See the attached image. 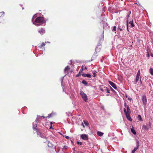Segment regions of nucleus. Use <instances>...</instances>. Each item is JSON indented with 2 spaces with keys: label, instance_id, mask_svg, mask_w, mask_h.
<instances>
[{
  "label": "nucleus",
  "instance_id": "nucleus-1",
  "mask_svg": "<svg viewBox=\"0 0 153 153\" xmlns=\"http://www.w3.org/2000/svg\"><path fill=\"white\" fill-rule=\"evenodd\" d=\"M45 21L44 20L43 17H38L35 20L34 22H33V24L37 26L40 25L45 24Z\"/></svg>",
  "mask_w": 153,
  "mask_h": 153
},
{
  "label": "nucleus",
  "instance_id": "nucleus-2",
  "mask_svg": "<svg viewBox=\"0 0 153 153\" xmlns=\"http://www.w3.org/2000/svg\"><path fill=\"white\" fill-rule=\"evenodd\" d=\"M142 100L143 105L146 106L147 103V99L146 95H143L142 96Z\"/></svg>",
  "mask_w": 153,
  "mask_h": 153
},
{
  "label": "nucleus",
  "instance_id": "nucleus-3",
  "mask_svg": "<svg viewBox=\"0 0 153 153\" xmlns=\"http://www.w3.org/2000/svg\"><path fill=\"white\" fill-rule=\"evenodd\" d=\"M80 94L83 100H85V101L86 102L88 100L87 97L86 95L82 91H80Z\"/></svg>",
  "mask_w": 153,
  "mask_h": 153
},
{
  "label": "nucleus",
  "instance_id": "nucleus-4",
  "mask_svg": "<svg viewBox=\"0 0 153 153\" xmlns=\"http://www.w3.org/2000/svg\"><path fill=\"white\" fill-rule=\"evenodd\" d=\"M43 117V118H45V117L44 116L41 117L40 116H37V118L35 122L33 123V129H36V128L37 127V118H39V117Z\"/></svg>",
  "mask_w": 153,
  "mask_h": 153
},
{
  "label": "nucleus",
  "instance_id": "nucleus-5",
  "mask_svg": "<svg viewBox=\"0 0 153 153\" xmlns=\"http://www.w3.org/2000/svg\"><path fill=\"white\" fill-rule=\"evenodd\" d=\"M140 70H139L137 72V74L136 77L135 82L134 83L135 84H136L137 82L139 81L140 78Z\"/></svg>",
  "mask_w": 153,
  "mask_h": 153
},
{
  "label": "nucleus",
  "instance_id": "nucleus-6",
  "mask_svg": "<svg viewBox=\"0 0 153 153\" xmlns=\"http://www.w3.org/2000/svg\"><path fill=\"white\" fill-rule=\"evenodd\" d=\"M81 137L83 140H87L88 139V135L86 134H82L80 135Z\"/></svg>",
  "mask_w": 153,
  "mask_h": 153
},
{
  "label": "nucleus",
  "instance_id": "nucleus-7",
  "mask_svg": "<svg viewBox=\"0 0 153 153\" xmlns=\"http://www.w3.org/2000/svg\"><path fill=\"white\" fill-rule=\"evenodd\" d=\"M127 111L126 108L124 109V111L125 114H130L131 111L130 110L128 106H126Z\"/></svg>",
  "mask_w": 153,
  "mask_h": 153
},
{
  "label": "nucleus",
  "instance_id": "nucleus-8",
  "mask_svg": "<svg viewBox=\"0 0 153 153\" xmlns=\"http://www.w3.org/2000/svg\"><path fill=\"white\" fill-rule=\"evenodd\" d=\"M109 84L115 89H117V87L115 84L113 82L109 81Z\"/></svg>",
  "mask_w": 153,
  "mask_h": 153
},
{
  "label": "nucleus",
  "instance_id": "nucleus-9",
  "mask_svg": "<svg viewBox=\"0 0 153 153\" xmlns=\"http://www.w3.org/2000/svg\"><path fill=\"white\" fill-rule=\"evenodd\" d=\"M70 69V68L69 66H67L64 69V72L66 74H67L68 73V71Z\"/></svg>",
  "mask_w": 153,
  "mask_h": 153
},
{
  "label": "nucleus",
  "instance_id": "nucleus-10",
  "mask_svg": "<svg viewBox=\"0 0 153 153\" xmlns=\"http://www.w3.org/2000/svg\"><path fill=\"white\" fill-rule=\"evenodd\" d=\"M125 114L126 115V117L128 120L130 121H131V119L130 115V114Z\"/></svg>",
  "mask_w": 153,
  "mask_h": 153
},
{
  "label": "nucleus",
  "instance_id": "nucleus-11",
  "mask_svg": "<svg viewBox=\"0 0 153 153\" xmlns=\"http://www.w3.org/2000/svg\"><path fill=\"white\" fill-rule=\"evenodd\" d=\"M82 76L83 77H88L90 78L91 77V75L90 74H83Z\"/></svg>",
  "mask_w": 153,
  "mask_h": 153
},
{
  "label": "nucleus",
  "instance_id": "nucleus-12",
  "mask_svg": "<svg viewBox=\"0 0 153 153\" xmlns=\"http://www.w3.org/2000/svg\"><path fill=\"white\" fill-rule=\"evenodd\" d=\"M39 33L41 34H42L45 33V30L44 29L42 28L39 31Z\"/></svg>",
  "mask_w": 153,
  "mask_h": 153
},
{
  "label": "nucleus",
  "instance_id": "nucleus-13",
  "mask_svg": "<svg viewBox=\"0 0 153 153\" xmlns=\"http://www.w3.org/2000/svg\"><path fill=\"white\" fill-rule=\"evenodd\" d=\"M82 125L84 128L85 127V126L84 125H85V126H87L88 125V123L87 122L83 121V123H82Z\"/></svg>",
  "mask_w": 153,
  "mask_h": 153
},
{
  "label": "nucleus",
  "instance_id": "nucleus-14",
  "mask_svg": "<svg viewBox=\"0 0 153 153\" xmlns=\"http://www.w3.org/2000/svg\"><path fill=\"white\" fill-rule=\"evenodd\" d=\"M138 148V145L137 146V147H135L133 150L132 151L131 153H134L135 151H136Z\"/></svg>",
  "mask_w": 153,
  "mask_h": 153
},
{
  "label": "nucleus",
  "instance_id": "nucleus-15",
  "mask_svg": "<svg viewBox=\"0 0 153 153\" xmlns=\"http://www.w3.org/2000/svg\"><path fill=\"white\" fill-rule=\"evenodd\" d=\"M97 134L98 135L100 136H102L103 134V133L100 131L97 132Z\"/></svg>",
  "mask_w": 153,
  "mask_h": 153
},
{
  "label": "nucleus",
  "instance_id": "nucleus-16",
  "mask_svg": "<svg viewBox=\"0 0 153 153\" xmlns=\"http://www.w3.org/2000/svg\"><path fill=\"white\" fill-rule=\"evenodd\" d=\"M104 90H105V91H106L108 93H110V91L106 87H104Z\"/></svg>",
  "mask_w": 153,
  "mask_h": 153
},
{
  "label": "nucleus",
  "instance_id": "nucleus-17",
  "mask_svg": "<svg viewBox=\"0 0 153 153\" xmlns=\"http://www.w3.org/2000/svg\"><path fill=\"white\" fill-rule=\"evenodd\" d=\"M149 71L150 74L152 75H153V69L152 68H150L149 69Z\"/></svg>",
  "mask_w": 153,
  "mask_h": 153
},
{
  "label": "nucleus",
  "instance_id": "nucleus-18",
  "mask_svg": "<svg viewBox=\"0 0 153 153\" xmlns=\"http://www.w3.org/2000/svg\"><path fill=\"white\" fill-rule=\"evenodd\" d=\"M131 131L135 135L136 134V131L133 128L131 129Z\"/></svg>",
  "mask_w": 153,
  "mask_h": 153
},
{
  "label": "nucleus",
  "instance_id": "nucleus-19",
  "mask_svg": "<svg viewBox=\"0 0 153 153\" xmlns=\"http://www.w3.org/2000/svg\"><path fill=\"white\" fill-rule=\"evenodd\" d=\"M82 83L85 85H87V82L85 80H83L82 82Z\"/></svg>",
  "mask_w": 153,
  "mask_h": 153
},
{
  "label": "nucleus",
  "instance_id": "nucleus-20",
  "mask_svg": "<svg viewBox=\"0 0 153 153\" xmlns=\"http://www.w3.org/2000/svg\"><path fill=\"white\" fill-rule=\"evenodd\" d=\"M129 23L131 25V27H133L134 26V25L132 22H131V21L129 22Z\"/></svg>",
  "mask_w": 153,
  "mask_h": 153
},
{
  "label": "nucleus",
  "instance_id": "nucleus-21",
  "mask_svg": "<svg viewBox=\"0 0 153 153\" xmlns=\"http://www.w3.org/2000/svg\"><path fill=\"white\" fill-rule=\"evenodd\" d=\"M138 118L139 119V120L140 121H142V119L141 117V116L140 115H139L138 116Z\"/></svg>",
  "mask_w": 153,
  "mask_h": 153
},
{
  "label": "nucleus",
  "instance_id": "nucleus-22",
  "mask_svg": "<svg viewBox=\"0 0 153 153\" xmlns=\"http://www.w3.org/2000/svg\"><path fill=\"white\" fill-rule=\"evenodd\" d=\"M45 45V44L43 42V43H42V45L41 46H39V47L40 48H41L42 46H44Z\"/></svg>",
  "mask_w": 153,
  "mask_h": 153
},
{
  "label": "nucleus",
  "instance_id": "nucleus-23",
  "mask_svg": "<svg viewBox=\"0 0 153 153\" xmlns=\"http://www.w3.org/2000/svg\"><path fill=\"white\" fill-rule=\"evenodd\" d=\"M116 30V27L114 26L113 27V28L112 29V31H113L115 32Z\"/></svg>",
  "mask_w": 153,
  "mask_h": 153
},
{
  "label": "nucleus",
  "instance_id": "nucleus-24",
  "mask_svg": "<svg viewBox=\"0 0 153 153\" xmlns=\"http://www.w3.org/2000/svg\"><path fill=\"white\" fill-rule=\"evenodd\" d=\"M100 90L102 91V92H104L105 91V90H104V87L103 88H100Z\"/></svg>",
  "mask_w": 153,
  "mask_h": 153
},
{
  "label": "nucleus",
  "instance_id": "nucleus-25",
  "mask_svg": "<svg viewBox=\"0 0 153 153\" xmlns=\"http://www.w3.org/2000/svg\"><path fill=\"white\" fill-rule=\"evenodd\" d=\"M67 148H68L67 146H64V148L65 149H67Z\"/></svg>",
  "mask_w": 153,
  "mask_h": 153
},
{
  "label": "nucleus",
  "instance_id": "nucleus-26",
  "mask_svg": "<svg viewBox=\"0 0 153 153\" xmlns=\"http://www.w3.org/2000/svg\"><path fill=\"white\" fill-rule=\"evenodd\" d=\"M77 144H78L82 145V143L81 142H77Z\"/></svg>",
  "mask_w": 153,
  "mask_h": 153
},
{
  "label": "nucleus",
  "instance_id": "nucleus-27",
  "mask_svg": "<svg viewBox=\"0 0 153 153\" xmlns=\"http://www.w3.org/2000/svg\"><path fill=\"white\" fill-rule=\"evenodd\" d=\"M34 17H35V16H34L33 17V18L32 19V22H33V21L34 20Z\"/></svg>",
  "mask_w": 153,
  "mask_h": 153
},
{
  "label": "nucleus",
  "instance_id": "nucleus-28",
  "mask_svg": "<svg viewBox=\"0 0 153 153\" xmlns=\"http://www.w3.org/2000/svg\"><path fill=\"white\" fill-rule=\"evenodd\" d=\"M137 145H138V146H139V141H137Z\"/></svg>",
  "mask_w": 153,
  "mask_h": 153
},
{
  "label": "nucleus",
  "instance_id": "nucleus-29",
  "mask_svg": "<svg viewBox=\"0 0 153 153\" xmlns=\"http://www.w3.org/2000/svg\"><path fill=\"white\" fill-rule=\"evenodd\" d=\"M124 106H125V107L126 108V106H127V105H126V102L125 103H124Z\"/></svg>",
  "mask_w": 153,
  "mask_h": 153
},
{
  "label": "nucleus",
  "instance_id": "nucleus-30",
  "mask_svg": "<svg viewBox=\"0 0 153 153\" xmlns=\"http://www.w3.org/2000/svg\"><path fill=\"white\" fill-rule=\"evenodd\" d=\"M93 74H94V77H95L96 74V73H93Z\"/></svg>",
  "mask_w": 153,
  "mask_h": 153
},
{
  "label": "nucleus",
  "instance_id": "nucleus-31",
  "mask_svg": "<svg viewBox=\"0 0 153 153\" xmlns=\"http://www.w3.org/2000/svg\"><path fill=\"white\" fill-rule=\"evenodd\" d=\"M65 138L68 139L69 138V137L68 136H67L65 137Z\"/></svg>",
  "mask_w": 153,
  "mask_h": 153
},
{
  "label": "nucleus",
  "instance_id": "nucleus-32",
  "mask_svg": "<svg viewBox=\"0 0 153 153\" xmlns=\"http://www.w3.org/2000/svg\"><path fill=\"white\" fill-rule=\"evenodd\" d=\"M139 82L140 83V85H141L142 84V82L140 80V82Z\"/></svg>",
  "mask_w": 153,
  "mask_h": 153
},
{
  "label": "nucleus",
  "instance_id": "nucleus-33",
  "mask_svg": "<svg viewBox=\"0 0 153 153\" xmlns=\"http://www.w3.org/2000/svg\"><path fill=\"white\" fill-rule=\"evenodd\" d=\"M83 66H82V69L81 70V71H82L83 70Z\"/></svg>",
  "mask_w": 153,
  "mask_h": 153
},
{
  "label": "nucleus",
  "instance_id": "nucleus-34",
  "mask_svg": "<svg viewBox=\"0 0 153 153\" xmlns=\"http://www.w3.org/2000/svg\"><path fill=\"white\" fill-rule=\"evenodd\" d=\"M145 129H146V130H148V128L147 127H145Z\"/></svg>",
  "mask_w": 153,
  "mask_h": 153
},
{
  "label": "nucleus",
  "instance_id": "nucleus-35",
  "mask_svg": "<svg viewBox=\"0 0 153 153\" xmlns=\"http://www.w3.org/2000/svg\"><path fill=\"white\" fill-rule=\"evenodd\" d=\"M128 100H131V98H128Z\"/></svg>",
  "mask_w": 153,
  "mask_h": 153
},
{
  "label": "nucleus",
  "instance_id": "nucleus-36",
  "mask_svg": "<svg viewBox=\"0 0 153 153\" xmlns=\"http://www.w3.org/2000/svg\"><path fill=\"white\" fill-rule=\"evenodd\" d=\"M127 29L128 30V24H127Z\"/></svg>",
  "mask_w": 153,
  "mask_h": 153
},
{
  "label": "nucleus",
  "instance_id": "nucleus-37",
  "mask_svg": "<svg viewBox=\"0 0 153 153\" xmlns=\"http://www.w3.org/2000/svg\"><path fill=\"white\" fill-rule=\"evenodd\" d=\"M52 128V125H51V127H50V128Z\"/></svg>",
  "mask_w": 153,
  "mask_h": 153
},
{
  "label": "nucleus",
  "instance_id": "nucleus-38",
  "mask_svg": "<svg viewBox=\"0 0 153 153\" xmlns=\"http://www.w3.org/2000/svg\"><path fill=\"white\" fill-rule=\"evenodd\" d=\"M51 117V116L50 115H48V117Z\"/></svg>",
  "mask_w": 153,
  "mask_h": 153
},
{
  "label": "nucleus",
  "instance_id": "nucleus-39",
  "mask_svg": "<svg viewBox=\"0 0 153 153\" xmlns=\"http://www.w3.org/2000/svg\"><path fill=\"white\" fill-rule=\"evenodd\" d=\"M151 56L152 57H153V54H152Z\"/></svg>",
  "mask_w": 153,
  "mask_h": 153
},
{
  "label": "nucleus",
  "instance_id": "nucleus-40",
  "mask_svg": "<svg viewBox=\"0 0 153 153\" xmlns=\"http://www.w3.org/2000/svg\"><path fill=\"white\" fill-rule=\"evenodd\" d=\"M129 15H128L127 16V19H128V17H129Z\"/></svg>",
  "mask_w": 153,
  "mask_h": 153
},
{
  "label": "nucleus",
  "instance_id": "nucleus-41",
  "mask_svg": "<svg viewBox=\"0 0 153 153\" xmlns=\"http://www.w3.org/2000/svg\"><path fill=\"white\" fill-rule=\"evenodd\" d=\"M85 69H87V67H85Z\"/></svg>",
  "mask_w": 153,
  "mask_h": 153
},
{
  "label": "nucleus",
  "instance_id": "nucleus-42",
  "mask_svg": "<svg viewBox=\"0 0 153 153\" xmlns=\"http://www.w3.org/2000/svg\"><path fill=\"white\" fill-rule=\"evenodd\" d=\"M1 13H3V14L4 13V12H2Z\"/></svg>",
  "mask_w": 153,
  "mask_h": 153
},
{
  "label": "nucleus",
  "instance_id": "nucleus-43",
  "mask_svg": "<svg viewBox=\"0 0 153 153\" xmlns=\"http://www.w3.org/2000/svg\"><path fill=\"white\" fill-rule=\"evenodd\" d=\"M48 146L51 147V146H49V144H48Z\"/></svg>",
  "mask_w": 153,
  "mask_h": 153
},
{
  "label": "nucleus",
  "instance_id": "nucleus-44",
  "mask_svg": "<svg viewBox=\"0 0 153 153\" xmlns=\"http://www.w3.org/2000/svg\"><path fill=\"white\" fill-rule=\"evenodd\" d=\"M51 124H52V122H51Z\"/></svg>",
  "mask_w": 153,
  "mask_h": 153
},
{
  "label": "nucleus",
  "instance_id": "nucleus-45",
  "mask_svg": "<svg viewBox=\"0 0 153 153\" xmlns=\"http://www.w3.org/2000/svg\"><path fill=\"white\" fill-rule=\"evenodd\" d=\"M128 20H127V23H128Z\"/></svg>",
  "mask_w": 153,
  "mask_h": 153
},
{
  "label": "nucleus",
  "instance_id": "nucleus-46",
  "mask_svg": "<svg viewBox=\"0 0 153 153\" xmlns=\"http://www.w3.org/2000/svg\"><path fill=\"white\" fill-rule=\"evenodd\" d=\"M61 83H62V81Z\"/></svg>",
  "mask_w": 153,
  "mask_h": 153
}]
</instances>
